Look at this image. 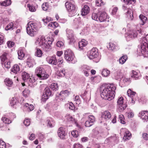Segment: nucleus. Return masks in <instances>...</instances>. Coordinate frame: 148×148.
Instances as JSON below:
<instances>
[{
	"instance_id": "obj_1",
	"label": "nucleus",
	"mask_w": 148,
	"mask_h": 148,
	"mask_svg": "<svg viewBox=\"0 0 148 148\" xmlns=\"http://www.w3.org/2000/svg\"><path fill=\"white\" fill-rule=\"evenodd\" d=\"M116 89V86L113 84L102 85L100 88L101 97L106 100H112L115 96Z\"/></svg>"
},
{
	"instance_id": "obj_2",
	"label": "nucleus",
	"mask_w": 148,
	"mask_h": 148,
	"mask_svg": "<svg viewBox=\"0 0 148 148\" xmlns=\"http://www.w3.org/2000/svg\"><path fill=\"white\" fill-rule=\"evenodd\" d=\"M53 41L52 39H51L49 38L48 40H47L44 36H42L36 38L35 43L36 45L40 46L44 51L48 52L51 49V45Z\"/></svg>"
},
{
	"instance_id": "obj_3",
	"label": "nucleus",
	"mask_w": 148,
	"mask_h": 148,
	"mask_svg": "<svg viewBox=\"0 0 148 148\" xmlns=\"http://www.w3.org/2000/svg\"><path fill=\"white\" fill-rule=\"evenodd\" d=\"M137 51L140 53V56L148 57V34L143 38L141 45L138 47Z\"/></svg>"
},
{
	"instance_id": "obj_4",
	"label": "nucleus",
	"mask_w": 148,
	"mask_h": 148,
	"mask_svg": "<svg viewBox=\"0 0 148 148\" xmlns=\"http://www.w3.org/2000/svg\"><path fill=\"white\" fill-rule=\"evenodd\" d=\"M26 27L27 34L32 37H34L38 33V27L37 24L33 22L30 21L27 24Z\"/></svg>"
},
{
	"instance_id": "obj_5",
	"label": "nucleus",
	"mask_w": 148,
	"mask_h": 148,
	"mask_svg": "<svg viewBox=\"0 0 148 148\" xmlns=\"http://www.w3.org/2000/svg\"><path fill=\"white\" fill-rule=\"evenodd\" d=\"M65 5L69 12V16H74L76 13V11L74 1L73 0H68L66 2Z\"/></svg>"
},
{
	"instance_id": "obj_6",
	"label": "nucleus",
	"mask_w": 148,
	"mask_h": 148,
	"mask_svg": "<svg viewBox=\"0 0 148 148\" xmlns=\"http://www.w3.org/2000/svg\"><path fill=\"white\" fill-rule=\"evenodd\" d=\"M35 73L40 79H45L49 77L48 74L45 72V69L42 67L37 68L35 70Z\"/></svg>"
},
{
	"instance_id": "obj_7",
	"label": "nucleus",
	"mask_w": 148,
	"mask_h": 148,
	"mask_svg": "<svg viewBox=\"0 0 148 148\" xmlns=\"http://www.w3.org/2000/svg\"><path fill=\"white\" fill-rule=\"evenodd\" d=\"M64 58L68 62H71V63L74 64L76 62V61L74 60V54L71 50H66L64 52Z\"/></svg>"
},
{
	"instance_id": "obj_8",
	"label": "nucleus",
	"mask_w": 148,
	"mask_h": 148,
	"mask_svg": "<svg viewBox=\"0 0 148 148\" xmlns=\"http://www.w3.org/2000/svg\"><path fill=\"white\" fill-rule=\"evenodd\" d=\"M66 36L67 39L69 41V44H73L75 42L76 38L74 36L73 31L69 29H67L66 30Z\"/></svg>"
},
{
	"instance_id": "obj_9",
	"label": "nucleus",
	"mask_w": 148,
	"mask_h": 148,
	"mask_svg": "<svg viewBox=\"0 0 148 148\" xmlns=\"http://www.w3.org/2000/svg\"><path fill=\"white\" fill-rule=\"evenodd\" d=\"M123 97H119L117 101V106L118 110L120 112H121L125 110L127 107V105L123 102Z\"/></svg>"
},
{
	"instance_id": "obj_10",
	"label": "nucleus",
	"mask_w": 148,
	"mask_h": 148,
	"mask_svg": "<svg viewBox=\"0 0 148 148\" xmlns=\"http://www.w3.org/2000/svg\"><path fill=\"white\" fill-rule=\"evenodd\" d=\"M51 94V92L49 88L48 87L45 88L41 97V101L43 102L45 101Z\"/></svg>"
},
{
	"instance_id": "obj_11",
	"label": "nucleus",
	"mask_w": 148,
	"mask_h": 148,
	"mask_svg": "<svg viewBox=\"0 0 148 148\" xmlns=\"http://www.w3.org/2000/svg\"><path fill=\"white\" fill-rule=\"evenodd\" d=\"M67 132L64 127H60L58 131V136L61 138L64 139L66 136Z\"/></svg>"
},
{
	"instance_id": "obj_12",
	"label": "nucleus",
	"mask_w": 148,
	"mask_h": 148,
	"mask_svg": "<svg viewBox=\"0 0 148 148\" xmlns=\"http://www.w3.org/2000/svg\"><path fill=\"white\" fill-rule=\"evenodd\" d=\"M98 56V49L96 48H93L90 51L88 58L90 59L96 58Z\"/></svg>"
},
{
	"instance_id": "obj_13",
	"label": "nucleus",
	"mask_w": 148,
	"mask_h": 148,
	"mask_svg": "<svg viewBox=\"0 0 148 148\" xmlns=\"http://www.w3.org/2000/svg\"><path fill=\"white\" fill-rule=\"evenodd\" d=\"M99 14V21L101 22L104 21H109V17L107 13L104 12H101Z\"/></svg>"
},
{
	"instance_id": "obj_14",
	"label": "nucleus",
	"mask_w": 148,
	"mask_h": 148,
	"mask_svg": "<svg viewBox=\"0 0 148 148\" xmlns=\"http://www.w3.org/2000/svg\"><path fill=\"white\" fill-rule=\"evenodd\" d=\"M138 34L137 32L136 31H134L131 33H127L125 35L126 40L127 41L132 40L133 38L136 37Z\"/></svg>"
},
{
	"instance_id": "obj_15",
	"label": "nucleus",
	"mask_w": 148,
	"mask_h": 148,
	"mask_svg": "<svg viewBox=\"0 0 148 148\" xmlns=\"http://www.w3.org/2000/svg\"><path fill=\"white\" fill-rule=\"evenodd\" d=\"M138 116L144 122L148 121V111H142L139 112Z\"/></svg>"
},
{
	"instance_id": "obj_16",
	"label": "nucleus",
	"mask_w": 148,
	"mask_h": 148,
	"mask_svg": "<svg viewBox=\"0 0 148 148\" xmlns=\"http://www.w3.org/2000/svg\"><path fill=\"white\" fill-rule=\"evenodd\" d=\"M110 113L108 111H106L101 114V118L103 120L106 121L109 119L111 117Z\"/></svg>"
},
{
	"instance_id": "obj_17",
	"label": "nucleus",
	"mask_w": 148,
	"mask_h": 148,
	"mask_svg": "<svg viewBox=\"0 0 148 148\" xmlns=\"http://www.w3.org/2000/svg\"><path fill=\"white\" fill-rule=\"evenodd\" d=\"M70 94V92L68 90L62 91L59 95V97L63 100Z\"/></svg>"
},
{
	"instance_id": "obj_18",
	"label": "nucleus",
	"mask_w": 148,
	"mask_h": 148,
	"mask_svg": "<svg viewBox=\"0 0 148 148\" xmlns=\"http://www.w3.org/2000/svg\"><path fill=\"white\" fill-rule=\"evenodd\" d=\"M47 60L49 64L54 65L57 64V60L55 55L48 57L47 58Z\"/></svg>"
},
{
	"instance_id": "obj_19",
	"label": "nucleus",
	"mask_w": 148,
	"mask_h": 148,
	"mask_svg": "<svg viewBox=\"0 0 148 148\" xmlns=\"http://www.w3.org/2000/svg\"><path fill=\"white\" fill-rule=\"evenodd\" d=\"M65 118L66 120L68 122H69L71 123L75 124L76 125H77V120L70 115L67 114L65 116Z\"/></svg>"
},
{
	"instance_id": "obj_20",
	"label": "nucleus",
	"mask_w": 148,
	"mask_h": 148,
	"mask_svg": "<svg viewBox=\"0 0 148 148\" xmlns=\"http://www.w3.org/2000/svg\"><path fill=\"white\" fill-rule=\"evenodd\" d=\"M127 94L128 96L131 98L132 102L134 103L135 100V97L136 96V92L132 91L130 89H129L127 92Z\"/></svg>"
},
{
	"instance_id": "obj_21",
	"label": "nucleus",
	"mask_w": 148,
	"mask_h": 148,
	"mask_svg": "<svg viewBox=\"0 0 148 148\" xmlns=\"http://www.w3.org/2000/svg\"><path fill=\"white\" fill-rule=\"evenodd\" d=\"M82 69L84 75L86 76H88L89 75V73L90 70V68L89 66L86 65H84L82 66Z\"/></svg>"
},
{
	"instance_id": "obj_22",
	"label": "nucleus",
	"mask_w": 148,
	"mask_h": 148,
	"mask_svg": "<svg viewBox=\"0 0 148 148\" xmlns=\"http://www.w3.org/2000/svg\"><path fill=\"white\" fill-rule=\"evenodd\" d=\"M108 49L111 51H115L118 49L116 45L113 42H110L107 46Z\"/></svg>"
},
{
	"instance_id": "obj_23",
	"label": "nucleus",
	"mask_w": 148,
	"mask_h": 148,
	"mask_svg": "<svg viewBox=\"0 0 148 148\" xmlns=\"http://www.w3.org/2000/svg\"><path fill=\"white\" fill-rule=\"evenodd\" d=\"M90 10L89 7L87 5H85L82 10V15L84 16L86 15L89 13Z\"/></svg>"
},
{
	"instance_id": "obj_24",
	"label": "nucleus",
	"mask_w": 148,
	"mask_h": 148,
	"mask_svg": "<svg viewBox=\"0 0 148 148\" xmlns=\"http://www.w3.org/2000/svg\"><path fill=\"white\" fill-rule=\"evenodd\" d=\"M131 137V133L129 131L126 130L124 132L123 139L125 140H129L130 138Z\"/></svg>"
},
{
	"instance_id": "obj_25",
	"label": "nucleus",
	"mask_w": 148,
	"mask_h": 148,
	"mask_svg": "<svg viewBox=\"0 0 148 148\" xmlns=\"http://www.w3.org/2000/svg\"><path fill=\"white\" fill-rule=\"evenodd\" d=\"M110 71L106 69H103L101 71V75L104 77H107L109 76L110 74Z\"/></svg>"
},
{
	"instance_id": "obj_26",
	"label": "nucleus",
	"mask_w": 148,
	"mask_h": 148,
	"mask_svg": "<svg viewBox=\"0 0 148 148\" xmlns=\"http://www.w3.org/2000/svg\"><path fill=\"white\" fill-rule=\"evenodd\" d=\"M79 48L82 49L84 47L86 46L87 44V42L85 40L83 39L78 43Z\"/></svg>"
},
{
	"instance_id": "obj_27",
	"label": "nucleus",
	"mask_w": 148,
	"mask_h": 148,
	"mask_svg": "<svg viewBox=\"0 0 148 148\" xmlns=\"http://www.w3.org/2000/svg\"><path fill=\"white\" fill-rule=\"evenodd\" d=\"M43 53L42 51L40 49L37 48L36 49L35 56L38 57H41Z\"/></svg>"
},
{
	"instance_id": "obj_28",
	"label": "nucleus",
	"mask_w": 148,
	"mask_h": 148,
	"mask_svg": "<svg viewBox=\"0 0 148 148\" xmlns=\"http://www.w3.org/2000/svg\"><path fill=\"white\" fill-rule=\"evenodd\" d=\"M132 77L135 78V79H138L140 76V74L139 72L133 70L132 71Z\"/></svg>"
},
{
	"instance_id": "obj_29",
	"label": "nucleus",
	"mask_w": 148,
	"mask_h": 148,
	"mask_svg": "<svg viewBox=\"0 0 148 148\" xmlns=\"http://www.w3.org/2000/svg\"><path fill=\"white\" fill-rule=\"evenodd\" d=\"M11 71L14 73H17L20 71L19 66L17 64L14 65Z\"/></svg>"
},
{
	"instance_id": "obj_30",
	"label": "nucleus",
	"mask_w": 148,
	"mask_h": 148,
	"mask_svg": "<svg viewBox=\"0 0 148 148\" xmlns=\"http://www.w3.org/2000/svg\"><path fill=\"white\" fill-rule=\"evenodd\" d=\"M22 78L23 80L25 82L27 80L29 77H30L29 74L25 72H24L22 73Z\"/></svg>"
},
{
	"instance_id": "obj_31",
	"label": "nucleus",
	"mask_w": 148,
	"mask_h": 148,
	"mask_svg": "<svg viewBox=\"0 0 148 148\" xmlns=\"http://www.w3.org/2000/svg\"><path fill=\"white\" fill-rule=\"evenodd\" d=\"M11 3V0H6L0 2V4L3 6H7L10 5Z\"/></svg>"
},
{
	"instance_id": "obj_32",
	"label": "nucleus",
	"mask_w": 148,
	"mask_h": 148,
	"mask_svg": "<svg viewBox=\"0 0 148 148\" xmlns=\"http://www.w3.org/2000/svg\"><path fill=\"white\" fill-rule=\"evenodd\" d=\"M130 82L131 80L130 78L125 77L123 78V80L121 81V82H122L125 86L128 85Z\"/></svg>"
},
{
	"instance_id": "obj_33",
	"label": "nucleus",
	"mask_w": 148,
	"mask_h": 148,
	"mask_svg": "<svg viewBox=\"0 0 148 148\" xmlns=\"http://www.w3.org/2000/svg\"><path fill=\"white\" fill-rule=\"evenodd\" d=\"M127 56L126 55H124L120 58L119 59L120 64H123L127 60Z\"/></svg>"
},
{
	"instance_id": "obj_34",
	"label": "nucleus",
	"mask_w": 148,
	"mask_h": 148,
	"mask_svg": "<svg viewBox=\"0 0 148 148\" xmlns=\"http://www.w3.org/2000/svg\"><path fill=\"white\" fill-rule=\"evenodd\" d=\"M126 15L128 18L131 20H132L133 18V12L130 9L127 12Z\"/></svg>"
},
{
	"instance_id": "obj_35",
	"label": "nucleus",
	"mask_w": 148,
	"mask_h": 148,
	"mask_svg": "<svg viewBox=\"0 0 148 148\" xmlns=\"http://www.w3.org/2000/svg\"><path fill=\"white\" fill-rule=\"evenodd\" d=\"M65 69H63L58 71L57 73V74L58 76L64 77L65 75Z\"/></svg>"
},
{
	"instance_id": "obj_36",
	"label": "nucleus",
	"mask_w": 148,
	"mask_h": 148,
	"mask_svg": "<svg viewBox=\"0 0 148 148\" xmlns=\"http://www.w3.org/2000/svg\"><path fill=\"white\" fill-rule=\"evenodd\" d=\"M5 85L9 87H10L13 84V82L12 80L9 78H7L5 80Z\"/></svg>"
},
{
	"instance_id": "obj_37",
	"label": "nucleus",
	"mask_w": 148,
	"mask_h": 148,
	"mask_svg": "<svg viewBox=\"0 0 148 148\" xmlns=\"http://www.w3.org/2000/svg\"><path fill=\"white\" fill-rule=\"evenodd\" d=\"M18 58L20 60H22L25 56L24 53H23V51L21 49L18 50Z\"/></svg>"
},
{
	"instance_id": "obj_38",
	"label": "nucleus",
	"mask_w": 148,
	"mask_h": 148,
	"mask_svg": "<svg viewBox=\"0 0 148 148\" xmlns=\"http://www.w3.org/2000/svg\"><path fill=\"white\" fill-rule=\"evenodd\" d=\"M8 54L6 53H5L1 56L0 58L2 62H5L6 61L8 60L7 58Z\"/></svg>"
},
{
	"instance_id": "obj_39",
	"label": "nucleus",
	"mask_w": 148,
	"mask_h": 148,
	"mask_svg": "<svg viewBox=\"0 0 148 148\" xmlns=\"http://www.w3.org/2000/svg\"><path fill=\"white\" fill-rule=\"evenodd\" d=\"M51 88L53 90L56 91L58 90V88L57 83H53L50 85Z\"/></svg>"
},
{
	"instance_id": "obj_40",
	"label": "nucleus",
	"mask_w": 148,
	"mask_h": 148,
	"mask_svg": "<svg viewBox=\"0 0 148 148\" xmlns=\"http://www.w3.org/2000/svg\"><path fill=\"white\" fill-rule=\"evenodd\" d=\"M14 24L12 22H11L8 24V25L6 27L5 29L6 30H12L13 29Z\"/></svg>"
},
{
	"instance_id": "obj_41",
	"label": "nucleus",
	"mask_w": 148,
	"mask_h": 148,
	"mask_svg": "<svg viewBox=\"0 0 148 148\" xmlns=\"http://www.w3.org/2000/svg\"><path fill=\"white\" fill-rule=\"evenodd\" d=\"M29 93L30 91L27 88H25L22 92L23 95L25 97H27L29 95Z\"/></svg>"
},
{
	"instance_id": "obj_42",
	"label": "nucleus",
	"mask_w": 148,
	"mask_h": 148,
	"mask_svg": "<svg viewBox=\"0 0 148 148\" xmlns=\"http://www.w3.org/2000/svg\"><path fill=\"white\" fill-rule=\"evenodd\" d=\"M42 7L43 10L44 11L47 10L49 7L48 3L47 2L43 3L42 5Z\"/></svg>"
},
{
	"instance_id": "obj_43",
	"label": "nucleus",
	"mask_w": 148,
	"mask_h": 148,
	"mask_svg": "<svg viewBox=\"0 0 148 148\" xmlns=\"http://www.w3.org/2000/svg\"><path fill=\"white\" fill-rule=\"evenodd\" d=\"M2 120L3 122L5 124H9L11 122V120L5 117H3Z\"/></svg>"
},
{
	"instance_id": "obj_44",
	"label": "nucleus",
	"mask_w": 148,
	"mask_h": 148,
	"mask_svg": "<svg viewBox=\"0 0 148 148\" xmlns=\"http://www.w3.org/2000/svg\"><path fill=\"white\" fill-rule=\"evenodd\" d=\"M24 106L26 107H27V109H29L30 111L34 109V106L33 105L29 104L27 103H26L25 104Z\"/></svg>"
},
{
	"instance_id": "obj_45",
	"label": "nucleus",
	"mask_w": 148,
	"mask_h": 148,
	"mask_svg": "<svg viewBox=\"0 0 148 148\" xmlns=\"http://www.w3.org/2000/svg\"><path fill=\"white\" fill-rule=\"evenodd\" d=\"M27 7L29 8V10L31 12H35L36 10L35 7L31 5L30 4H28Z\"/></svg>"
},
{
	"instance_id": "obj_46",
	"label": "nucleus",
	"mask_w": 148,
	"mask_h": 148,
	"mask_svg": "<svg viewBox=\"0 0 148 148\" xmlns=\"http://www.w3.org/2000/svg\"><path fill=\"white\" fill-rule=\"evenodd\" d=\"M92 18L93 20L97 21H99V16L97 13H93L92 14Z\"/></svg>"
},
{
	"instance_id": "obj_47",
	"label": "nucleus",
	"mask_w": 148,
	"mask_h": 148,
	"mask_svg": "<svg viewBox=\"0 0 148 148\" xmlns=\"http://www.w3.org/2000/svg\"><path fill=\"white\" fill-rule=\"evenodd\" d=\"M71 134L73 137L75 138L79 136L78 132L76 130H74L71 132Z\"/></svg>"
},
{
	"instance_id": "obj_48",
	"label": "nucleus",
	"mask_w": 148,
	"mask_h": 148,
	"mask_svg": "<svg viewBox=\"0 0 148 148\" xmlns=\"http://www.w3.org/2000/svg\"><path fill=\"white\" fill-rule=\"evenodd\" d=\"M139 17L141 21L143 22V25L145 22L147 21V18L145 16L141 14L139 16Z\"/></svg>"
},
{
	"instance_id": "obj_49",
	"label": "nucleus",
	"mask_w": 148,
	"mask_h": 148,
	"mask_svg": "<svg viewBox=\"0 0 148 148\" xmlns=\"http://www.w3.org/2000/svg\"><path fill=\"white\" fill-rule=\"evenodd\" d=\"M119 119L121 121V123L123 124H125V122L124 121L125 119L123 115L122 114L120 115L119 116Z\"/></svg>"
},
{
	"instance_id": "obj_50",
	"label": "nucleus",
	"mask_w": 148,
	"mask_h": 148,
	"mask_svg": "<svg viewBox=\"0 0 148 148\" xmlns=\"http://www.w3.org/2000/svg\"><path fill=\"white\" fill-rule=\"evenodd\" d=\"M3 63L4 64V66L6 68L9 69L10 68V62L8 60L6 61L5 62H3Z\"/></svg>"
},
{
	"instance_id": "obj_51",
	"label": "nucleus",
	"mask_w": 148,
	"mask_h": 148,
	"mask_svg": "<svg viewBox=\"0 0 148 148\" xmlns=\"http://www.w3.org/2000/svg\"><path fill=\"white\" fill-rule=\"evenodd\" d=\"M42 20L45 23L47 24V22L52 21L53 19L51 17L47 16L46 19H42Z\"/></svg>"
},
{
	"instance_id": "obj_52",
	"label": "nucleus",
	"mask_w": 148,
	"mask_h": 148,
	"mask_svg": "<svg viewBox=\"0 0 148 148\" xmlns=\"http://www.w3.org/2000/svg\"><path fill=\"white\" fill-rule=\"evenodd\" d=\"M125 3L127 4H130L134 3L136 2V0H123Z\"/></svg>"
},
{
	"instance_id": "obj_53",
	"label": "nucleus",
	"mask_w": 148,
	"mask_h": 148,
	"mask_svg": "<svg viewBox=\"0 0 148 148\" xmlns=\"http://www.w3.org/2000/svg\"><path fill=\"white\" fill-rule=\"evenodd\" d=\"M14 98H15V99L18 103L21 101V97L19 96V95L16 94L15 95Z\"/></svg>"
},
{
	"instance_id": "obj_54",
	"label": "nucleus",
	"mask_w": 148,
	"mask_h": 148,
	"mask_svg": "<svg viewBox=\"0 0 148 148\" xmlns=\"http://www.w3.org/2000/svg\"><path fill=\"white\" fill-rule=\"evenodd\" d=\"M93 124V123L88 120L86 121L85 123V125L86 127H90Z\"/></svg>"
},
{
	"instance_id": "obj_55",
	"label": "nucleus",
	"mask_w": 148,
	"mask_h": 148,
	"mask_svg": "<svg viewBox=\"0 0 148 148\" xmlns=\"http://www.w3.org/2000/svg\"><path fill=\"white\" fill-rule=\"evenodd\" d=\"M6 145L5 143L0 139V148H6Z\"/></svg>"
},
{
	"instance_id": "obj_56",
	"label": "nucleus",
	"mask_w": 148,
	"mask_h": 148,
	"mask_svg": "<svg viewBox=\"0 0 148 148\" xmlns=\"http://www.w3.org/2000/svg\"><path fill=\"white\" fill-rule=\"evenodd\" d=\"M18 103L17 101L15 99V98L13 97L11 100L10 105L12 106L15 105L16 103Z\"/></svg>"
},
{
	"instance_id": "obj_57",
	"label": "nucleus",
	"mask_w": 148,
	"mask_h": 148,
	"mask_svg": "<svg viewBox=\"0 0 148 148\" xmlns=\"http://www.w3.org/2000/svg\"><path fill=\"white\" fill-rule=\"evenodd\" d=\"M24 125L26 126H28L30 124V121L29 119H25L23 122Z\"/></svg>"
},
{
	"instance_id": "obj_58",
	"label": "nucleus",
	"mask_w": 148,
	"mask_h": 148,
	"mask_svg": "<svg viewBox=\"0 0 148 148\" xmlns=\"http://www.w3.org/2000/svg\"><path fill=\"white\" fill-rule=\"evenodd\" d=\"M72 148H83V146L80 144L75 143L73 145Z\"/></svg>"
},
{
	"instance_id": "obj_59",
	"label": "nucleus",
	"mask_w": 148,
	"mask_h": 148,
	"mask_svg": "<svg viewBox=\"0 0 148 148\" xmlns=\"http://www.w3.org/2000/svg\"><path fill=\"white\" fill-rule=\"evenodd\" d=\"M88 120L93 123L95 121V119L93 115H90L88 116Z\"/></svg>"
},
{
	"instance_id": "obj_60",
	"label": "nucleus",
	"mask_w": 148,
	"mask_h": 148,
	"mask_svg": "<svg viewBox=\"0 0 148 148\" xmlns=\"http://www.w3.org/2000/svg\"><path fill=\"white\" fill-rule=\"evenodd\" d=\"M8 46L9 48H11L13 47L14 45V42L11 41H9L7 43Z\"/></svg>"
},
{
	"instance_id": "obj_61",
	"label": "nucleus",
	"mask_w": 148,
	"mask_h": 148,
	"mask_svg": "<svg viewBox=\"0 0 148 148\" xmlns=\"http://www.w3.org/2000/svg\"><path fill=\"white\" fill-rule=\"evenodd\" d=\"M69 108L72 110H75V107L74 106L73 103L71 102H70L69 104Z\"/></svg>"
},
{
	"instance_id": "obj_62",
	"label": "nucleus",
	"mask_w": 148,
	"mask_h": 148,
	"mask_svg": "<svg viewBox=\"0 0 148 148\" xmlns=\"http://www.w3.org/2000/svg\"><path fill=\"white\" fill-rule=\"evenodd\" d=\"M47 125L48 126H49V127H52L53 126V121H51L50 120H48L47 121Z\"/></svg>"
},
{
	"instance_id": "obj_63",
	"label": "nucleus",
	"mask_w": 148,
	"mask_h": 148,
	"mask_svg": "<svg viewBox=\"0 0 148 148\" xmlns=\"http://www.w3.org/2000/svg\"><path fill=\"white\" fill-rule=\"evenodd\" d=\"M121 73L119 71H117L115 74V76L116 79H118L121 77Z\"/></svg>"
},
{
	"instance_id": "obj_64",
	"label": "nucleus",
	"mask_w": 148,
	"mask_h": 148,
	"mask_svg": "<svg viewBox=\"0 0 148 148\" xmlns=\"http://www.w3.org/2000/svg\"><path fill=\"white\" fill-rule=\"evenodd\" d=\"M74 101H76V104L79 105L80 103V99L78 96H76L75 97Z\"/></svg>"
}]
</instances>
